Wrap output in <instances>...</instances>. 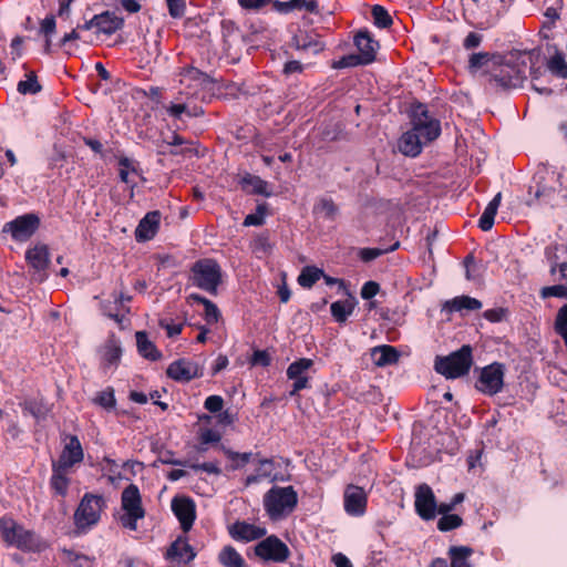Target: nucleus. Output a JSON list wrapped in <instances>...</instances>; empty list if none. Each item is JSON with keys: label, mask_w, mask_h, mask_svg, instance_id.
<instances>
[{"label": "nucleus", "mask_w": 567, "mask_h": 567, "mask_svg": "<svg viewBox=\"0 0 567 567\" xmlns=\"http://www.w3.org/2000/svg\"><path fill=\"white\" fill-rule=\"evenodd\" d=\"M204 406L210 413L220 412L224 408V399L220 395H210L206 398Z\"/></svg>", "instance_id": "52"}, {"label": "nucleus", "mask_w": 567, "mask_h": 567, "mask_svg": "<svg viewBox=\"0 0 567 567\" xmlns=\"http://www.w3.org/2000/svg\"><path fill=\"white\" fill-rule=\"evenodd\" d=\"M548 70L556 76L567 78V62L561 53L556 52L547 62Z\"/></svg>", "instance_id": "40"}, {"label": "nucleus", "mask_w": 567, "mask_h": 567, "mask_svg": "<svg viewBox=\"0 0 567 567\" xmlns=\"http://www.w3.org/2000/svg\"><path fill=\"white\" fill-rule=\"evenodd\" d=\"M482 308V302L470 296L455 297L449 300L444 305V309L450 311H462V310H478Z\"/></svg>", "instance_id": "32"}, {"label": "nucleus", "mask_w": 567, "mask_h": 567, "mask_svg": "<svg viewBox=\"0 0 567 567\" xmlns=\"http://www.w3.org/2000/svg\"><path fill=\"white\" fill-rule=\"evenodd\" d=\"M23 410L29 412L33 417L44 420L50 412V408L42 400H31L23 404Z\"/></svg>", "instance_id": "41"}, {"label": "nucleus", "mask_w": 567, "mask_h": 567, "mask_svg": "<svg viewBox=\"0 0 567 567\" xmlns=\"http://www.w3.org/2000/svg\"><path fill=\"white\" fill-rule=\"evenodd\" d=\"M166 374L172 380L182 383H187L203 375L199 365L187 359H178L172 362L166 370Z\"/></svg>", "instance_id": "15"}, {"label": "nucleus", "mask_w": 567, "mask_h": 567, "mask_svg": "<svg viewBox=\"0 0 567 567\" xmlns=\"http://www.w3.org/2000/svg\"><path fill=\"white\" fill-rule=\"evenodd\" d=\"M502 199V194L497 193L495 197L488 203V205L485 207L480 220H478V227L483 231L489 230L494 225V218L497 213V209L499 207Z\"/></svg>", "instance_id": "30"}, {"label": "nucleus", "mask_w": 567, "mask_h": 567, "mask_svg": "<svg viewBox=\"0 0 567 567\" xmlns=\"http://www.w3.org/2000/svg\"><path fill=\"white\" fill-rule=\"evenodd\" d=\"M313 212L322 215L326 219L333 220L339 208L331 198H321L313 207Z\"/></svg>", "instance_id": "38"}, {"label": "nucleus", "mask_w": 567, "mask_h": 567, "mask_svg": "<svg viewBox=\"0 0 567 567\" xmlns=\"http://www.w3.org/2000/svg\"><path fill=\"white\" fill-rule=\"evenodd\" d=\"M321 276H323V270L315 266H306L298 277V284L303 288H311Z\"/></svg>", "instance_id": "36"}, {"label": "nucleus", "mask_w": 567, "mask_h": 567, "mask_svg": "<svg viewBox=\"0 0 567 567\" xmlns=\"http://www.w3.org/2000/svg\"><path fill=\"white\" fill-rule=\"evenodd\" d=\"M270 361L269 354L264 350L255 351L251 358V363L255 365L268 367Z\"/></svg>", "instance_id": "60"}, {"label": "nucleus", "mask_w": 567, "mask_h": 567, "mask_svg": "<svg viewBox=\"0 0 567 567\" xmlns=\"http://www.w3.org/2000/svg\"><path fill=\"white\" fill-rule=\"evenodd\" d=\"M303 71V65L301 62L297 60H291L285 63L282 73L285 75H291L293 73H301Z\"/></svg>", "instance_id": "63"}, {"label": "nucleus", "mask_w": 567, "mask_h": 567, "mask_svg": "<svg viewBox=\"0 0 567 567\" xmlns=\"http://www.w3.org/2000/svg\"><path fill=\"white\" fill-rule=\"evenodd\" d=\"M289 45L298 51L312 55L319 54L326 48L317 33L300 28L292 35Z\"/></svg>", "instance_id": "13"}, {"label": "nucleus", "mask_w": 567, "mask_h": 567, "mask_svg": "<svg viewBox=\"0 0 567 567\" xmlns=\"http://www.w3.org/2000/svg\"><path fill=\"white\" fill-rule=\"evenodd\" d=\"M354 44L359 50V56L362 62L370 64L375 60L379 42L373 40L368 31H359L354 37Z\"/></svg>", "instance_id": "20"}, {"label": "nucleus", "mask_w": 567, "mask_h": 567, "mask_svg": "<svg viewBox=\"0 0 567 567\" xmlns=\"http://www.w3.org/2000/svg\"><path fill=\"white\" fill-rule=\"evenodd\" d=\"M559 271V280L567 281V262L558 264L556 261H551L550 265V274L555 275L556 271Z\"/></svg>", "instance_id": "64"}, {"label": "nucleus", "mask_w": 567, "mask_h": 567, "mask_svg": "<svg viewBox=\"0 0 567 567\" xmlns=\"http://www.w3.org/2000/svg\"><path fill=\"white\" fill-rule=\"evenodd\" d=\"M93 403L100 405L101 408L107 411L113 410L116 404L114 389L106 388L105 390L97 392L95 398L93 399Z\"/></svg>", "instance_id": "42"}, {"label": "nucleus", "mask_w": 567, "mask_h": 567, "mask_svg": "<svg viewBox=\"0 0 567 567\" xmlns=\"http://www.w3.org/2000/svg\"><path fill=\"white\" fill-rule=\"evenodd\" d=\"M423 144V140L411 128L402 134L398 147L402 154L415 157L421 153Z\"/></svg>", "instance_id": "22"}, {"label": "nucleus", "mask_w": 567, "mask_h": 567, "mask_svg": "<svg viewBox=\"0 0 567 567\" xmlns=\"http://www.w3.org/2000/svg\"><path fill=\"white\" fill-rule=\"evenodd\" d=\"M472 365L473 349L470 344H463L449 355H437L434 361V370L446 379H458L468 374Z\"/></svg>", "instance_id": "1"}, {"label": "nucleus", "mask_w": 567, "mask_h": 567, "mask_svg": "<svg viewBox=\"0 0 567 567\" xmlns=\"http://www.w3.org/2000/svg\"><path fill=\"white\" fill-rule=\"evenodd\" d=\"M69 443H66L62 450V453L56 462H53V465H56L60 468H70L74 464L83 461V449L81 442L76 435H70Z\"/></svg>", "instance_id": "17"}, {"label": "nucleus", "mask_w": 567, "mask_h": 567, "mask_svg": "<svg viewBox=\"0 0 567 567\" xmlns=\"http://www.w3.org/2000/svg\"><path fill=\"white\" fill-rule=\"evenodd\" d=\"M313 365V361L308 358H301L292 362L287 369L288 379L307 377V371Z\"/></svg>", "instance_id": "39"}, {"label": "nucleus", "mask_w": 567, "mask_h": 567, "mask_svg": "<svg viewBox=\"0 0 567 567\" xmlns=\"http://www.w3.org/2000/svg\"><path fill=\"white\" fill-rule=\"evenodd\" d=\"M555 331L567 344V303L563 306L557 312L555 320Z\"/></svg>", "instance_id": "47"}, {"label": "nucleus", "mask_w": 567, "mask_h": 567, "mask_svg": "<svg viewBox=\"0 0 567 567\" xmlns=\"http://www.w3.org/2000/svg\"><path fill=\"white\" fill-rule=\"evenodd\" d=\"M373 362L378 367L395 364L399 361L400 352L392 346H378L372 349Z\"/></svg>", "instance_id": "24"}, {"label": "nucleus", "mask_w": 567, "mask_h": 567, "mask_svg": "<svg viewBox=\"0 0 567 567\" xmlns=\"http://www.w3.org/2000/svg\"><path fill=\"white\" fill-rule=\"evenodd\" d=\"M157 462H159L162 464H167V465H181V466L187 465L186 462L175 458L174 453L172 451L161 452L157 457Z\"/></svg>", "instance_id": "56"}, {"label": "nucleus", "mask_w": 567, "mask_h": 567, "mask_svg": "<svg viewBox=\"0 0 567 567\" xmlns=\"http://www.w3.org/2000/svg\"><path fill=\"white\" fill-rule=\"evenodd\" d=\"M287 9H305L310 13L319 12V6L316 0H289Z\"/></svg>", "instance_id": "49"}, {"label": "nucleus", "mask_w": 567, "mask_h": 567, "mask_svg": "<svg viewBox=\"0 0 567 567\" xmlns=\"http://www.w3.org/2000/svg\"><path fill=\"white\" fill-rule=\"evenodd\" d=\"M504 364L494 362L481 370L480 378L475 388L487 394L494 395L498 393L504 385Z\"/></svg>", "instance_id": "10"}, {"label": "nucleus", "mask_w": 567, "mask_h": 567, "mask_svg": "<svg viewBox=\"0 0 567 567\" xmlns=\"http://www.w3.org/2000/svg\"><path fill=\"white\" fill-rule=\"evenodd\" d=\"M218 560L224 567H245V560L241 555L230 545L225 546L219 555Z\"/></svg>", "instance_id": "34"}, {"label": "nucleus", "mask_w": 567, "mask_h": 567, "mask_svg": "<svg viewBox=\"0 0 567 567\" xmlns=\"http://www.w3.org/2000/svg\"><path fill=\"white\" fill-rule=\"evenodd\" d=\"M172 511L181 523L183 532H188L196 518V506L192 498L186 496H175L172 499Z\"/></svg>", "instance_id": "16"}, {"label": "nucleus", "mask_w": 567, "mask_h": 567, "mask_svg": "<svg viewBox=\"0 0 567 567\" xmlns=\"http://www.w3.org/2000/svg\"><path fill=\"white\" fill-rule=\"evenodd\" d=\"M4 542L25 551H40L42 548L41 538L33 530L25 529L14 520L6 532Z\"/></svg>", "instance_id": "8"}, {"label": "nucleus", "mask_w": 567, "mask_h": 567, "mask_svg": "<svg viewBox=\"0 0 567 567\" xmlns=\"http://www.w3.org/2000/svg\"><path fill=\"white\" fill-rule=\"evenodd\" d=\"M473 548L468 546H451L447 555L451 559V567H471L470 557Z\"/></svg>", "instance_id": "31"}, {"label": "nucleus", "mask_w": 567, "mask_h": 567, "mask_svg": "<svg viewBox=\"0 0 567 567\" xmlns=\"http://www.w3.org/2000/svg\"><path fill=\"white\" fill-rule=\"evenodd\" d=\"M229 535L235 540L251 542L262 538L267 530L264 527L249 524L245 520H237L228 528Z\"/></svg>", "instance_id": "18"}, {"label": "nucleus", "mask_w": 567, "mask_h": 567, "mask_svg": "<svg viewBox=\"0 0 567 567\" xmlns=\"http://www.w3.org/2000/svg\"><path fill=\"white\" fill-rule=\"evenodd\" d=\"M121 507L124 514L121 515L120 523L130 530H136L137 520L145 517V509L142 505L140 489L135 484H130L123 489Z\"/></svg>", "instance_id": "4"}, {"label": "nucleus", "mask_w": 567, "mask_h": 567, "mask_svg": "<svg viewBox=\"0 0 567 567\" xmlns=\"http://www.w3.org/2000/svg\"><path fill=\"white\" fill-rule=\"evenodd\" d=\"M165 556L171 560L184 559L185 563H189L196 557V553L183 537H177L167 548Z\"/></svg>", "instance_id": "23"}, {"label": "nucleus", "mask_w": 567, "mask_h": 567, "mask_svg": "<svg viewBox=\"0 0 567 567\" xmlns=\"http://www.w3.org/2000/svg\"><path fill=\"white\" fill-rule=\"evenodd\" d=\"M506 311L502 308L489 309L484 312V318L491 322H501L505 318Z\"/></svg>", "instance_id": "62"}, {"label": "nucleus", "mask_w": 567, "mask_h": 567, "mask_svg": "<svg viewBox=\"0 0 567 567\" xmlns=\"http://www.w3.org/2000/svg\"><path fill=\"white\" fill-rule=\"evenodd\" d=\"M224 454L231 461L230 470L236 471L243 468L246 464H248L251 460V453H239L235 452L230 449L225 447L224 445L220 447Z\"/></svg>", "instance_id": "37"}, {"label": "nucleus", "mask_w": 567, "mask_h": 567, "mask_svg": "<svg viewBox=\"0 0 567 567\" xmlns=\"http://www.w3.org/2000/svg\"><path fill=\"white\" fill-rule=\"evenodd\" d=\"M204 308H205L204 318H205L206 322L208 324L218 322V320L220 318V311L217 308V306L214 302H212L210 300H208L204 305Z\"/></svg>", "instance_id": "51"}, {"label": "nucleus", "mask_w": 567, "mask_h": 567, "mask_svg": "<svg viewBox=\"0 0 567 567\" xmlns=\"http://www.w3.org/2000/svg\"><path fill=\"white\" fill-rule=\"evenodd\" d=\"M40 218L35 214H24L4 224L2 231L9 233L16 241H27L38 230Z\"/></svg>", "instance_id": "11"}, {"label": "nucleus", "mask_w": 567, "mask_h": 567, "mask_svg": "<svg viewBox=\"0 0 567 567\" xmlns=\"http://www.w3.org/2000/svg\"><path fill=\"white\" fill-rule=\"evenodd\" d=\"M543 297H566L567 288L561 285L545 287L542 291Z\"/></svg>", "instance_id": "57"}, {"label": "nucleus", "mask_w": 567, "mask_h": 567, "mask_svg": "<svg viewBox=\"0 0 567 567\" xmlns=\"http://www.w3.org/2000/svg\"><path fill=\"white\" fill-rule=\"evenodd\" d=\"M42 86L39 84L34 72L27 75V80L18 83V92L20 94H37L41 91Z\"/></svg>", "instance_id": "43"}, {"label": "nucleus", "mask_w": 567, "mask_h": 567, "mask_svg": "<svg viewBox=\"0 0 567 567\" xmlns=\"http://www.w3.org/2000/svg\"><path fill=\"white\" fill-rule=\"evenodd\" d=\"M25 260L35 270L34 279L42 282L47 279L45 270L50 265L49 248L44 244H38L25 251Z\"/></svg>", "instance_id": "14"}, {"label": "nucleus", "mask_w": 567, "mask_h": 567, "mask_svg": "<svg viewBox=\"0 0 567 567\" xmlns=\"http://www.w3.org/2000/svg\"><path fill=\"white\" fill-rule=\"evenodd\" d=\"M298 495L292 486H274L264 496V507L274 520L290 514L297 506Z\"/></svg>", "instance_id": "3"}, {"label": "nucleus", "mask_w": 567, "mask_h": 567, "mask_svg": "<svg viewBox=\"0 0 567 567\" xmlns=\"http://www.w3.org/2000/svg\"><path fill=\"white\" fill-rule=\"evenodd\" d=\"M463 525V519L456 514L442 516L437 522V528L441 532H450Z\"/></svg>", "instance_id": "46"}, {"label": "nucleus", "mask_w": 567, "mask_h": 567, "mask_svg": "<svg viewBox=\"0 0 567 567\" xmlns=\"http://www.w3.org/2000/svg\"><path fill=\"white\" fill-rule=\"evenodd\" d=\"M255 555L264 561L284 563L290 556L289 547L276 535H270L255 546Z\"/></svg>", "instance_id": "9"}, {"label": "nucleus", "mask_w": 567, "mask_h": 567, "mask_svg": "<svg viewBox=\"0 0 567 567\" xmlns=\"http://www.w3.org/2000/svg\"><path fill=\"white\" fill-rule=\"evenodd\" d=\"M55 30L56 22L53 16H49L41 21L40 33H42L45 38H51V35L55 33Z\"/></svg>", "instance_id": "53"}, {"label": "nucleus", "mask_w": 567, "mask_h": 567, "mask_svg": "<svg viewBox=\"0 0 567 567\" xmlns=\"http://www.w3.org/2000/svg\"><path fill=\"white\" fill-rule=\"evenodd\" d=\"M414 507L416 514L424 520L436 517V498L433 489L425 483L420 484L414 494Z\"/></svg>", "instance_id": "12"}, {"label": "nucleus", "mask_w": 567, "mask_h": 567, "mask_svg": "<svg viewBox=\"0 0 567 567\" xmlns=\"http://www.w3.org/2000/svg\"><path fill=\"white\" fill-rule=\"evenodd\" d=\"M161 220L158 210L147 213L140 221L135 230L137 241L151 240L157 233Z\"/></svg>", "instance_id": "21"}, {"label": "nucleus", "mask_w": 567, "mask_h": 567, "mask_svg": "<svg viewBox=\"0 0 567 567\" xmlns=\"http://www.w3.org/2000/svg\"><path fill=\"white\" fill-rule=\"evenodd\" d=\"M239 184L243 189H248V187H251L250 192L252 194L262 195L265 197H270L272 194L269 190V184L257 175L246 173L240 178Z\"/></svg>", "instance_id": "27"}, {"label": "nucleus", "mask_w": 567, "mask_h": 567, "mask_svg": "<svg viewBox=\"0 0 567 567\" xmlns=\"http://www.w3.org/2000/svg\"><path fill=\"white\" fill-rule=\"evenodd\" d=\"M355 303L353 297L344 301L332 302L330 311L334 320L339 323L346 322L348 317L353 312Z\"/></svg>", "instance_id": "33"}, {"label": "nucleus", "mask_w": 567, "mask_h": 567, "mask_svg": "<svg viewBox=\"0 0 567 567\" xmlns=\"http://www.w3.org/2000/svg\"><path fill=\"white\" fill-rule=\"evenodd\" d=\"M493 69L487 70L489 74V83L504 90L516 87L522 84L525 79L524 72L516 65L508 62H502V59H497L493 63Z\"/></svg>", "instance_id": "7"}, {"label": "nucleus", "mask_w": 567, "mask_h": 567, "mask_svg": "<svg viewBox=\"0 0 567 567\" xmlns=\"http://www.w3.org/2000/svg\"><path fill=\"white\" fill-rule=\"evenodd\" d=\"M292 389L289 392L290 396H295L299 391L307 389L309 386V378L308 377H299L292 378Z\"/></svg>", "instance_id": "61"}, {"label": "nucleus", "mask_w": 567, "mask_h": 567, "mask_svg": "<svg viewBox=\"0 0 567 567\" xmlns=\"http://www.w3.org/2000/svg\"><path fill=\"white\" fill-rule=\"evenodd\" d=\"M380 291V285L377 281H367L361 288L362 299L370 300Z\"/></svg>", "instance_id": "54"}, {"label": "nucleus", "mask_w": 567, "mask_h": 567, "mask_svg": "<svg viewBox=\"0 0 567 567\" xmlns=\"http://www.w3.org/2000/svg\"><path fill=\"white\" fill-rule=\"evenodd\" d=\"M268 212V205L266 203L259 204L254 214H249L245 217L244 226H261L265 223V216Z\"/></svg>", "instance_id": "45"}, {"label": "nucleus", "mask_w": 567, "mask_h": 567, "mask_svg": "<svg viewBox=\"0 0 567 567\" xmlns=\"http://www.w3.org/2000/svg\"><path fill=\"white\" fill-rule=\"evenodd\" d=\"M358 65H364L362 60L358 54H348L342 56L340 60L333 62L332 68L333 69H344V68H352Z\"/></svg>", "instance_id": "50"}, {"label": "nucleus", "mask_w": 567, "mask_h": 567, "mask_svg": "<svg viewBox=\"0 0 567 567\" xmlns=\"http://www.w3.org/2000/svg\"><path fill=\"white\" fill-rule=\"evenodd\" d=\"M384 252H386V250L379 248H362L359 251V256L362 261L370 262L380 257L381 255H383Z\"/></svg>", "instance_id": "55"}, {"label": "nucleus", "mask_w": 567, "mask_h": 567, "mask_svg": "<svg viewBox=\"0 0 567 567\" xmlns=\"http://www.w3.org/2000/svg\"><path fill=\"white\" fill-rule=\"evenodd\" d=\"M410 120L412 130L423 140L430 143L441 134V123L430 115L425 104L416 102L411 105Z\"/></svg>", "instance_id": "5"}, {"label": "nucleus", "mask_w": 567, "mask_h": 567, "mask_svg": "<svg viewBox=\"0 0 567 567\" xmlns=\"http://www.w3.org/2000/svg\"><path fill=\"white\" fill-rule=\"evenodd\" d=\"M65 468H60L52 464V477L50 481L51 487L56 494L65 496L69 487V478L65 476Z\"/></svg>", "instance_id": "35"}, {"label": "nucleus", "mask_w": 567, "mask_h": 567, "mask_svg": "<svg viewBox=\"0 0 567 567\" xmlns=\"http://www.w3.org/2000/svg\"><path fill=\"white\" fill-rule=\"evenodd\" d=\"M189 281L193 286L216 296L223 281L220 266L214 259L197 260L190 268Z\"/></svg>", "instance_id": "2"}, {"label": "nucleus", "mask_w": 567, "mask_h": 567, "mask_svg": "<svg viewBox=\"0 0 567 567\" xmlns=\"http://www.w3.org/2000/svg\"><path fill=\"white\" fill-rule=\"evenodd\" d=\"M104 506L105 501L103 496L86 493L74 513L76 528L79 530H85L95 525L100 520V515Z\"/></svg>", "instance_id": "6"}, {"label": "nucleus", "mask_w": 567, "mask_h": 567, "mask_svg": "<svg viewBox=\"0 0 567 567\" xmlns=\"http://www.w3.org/2000/svg\"><path fill=\"white\" fill-rule=\"evenodd\" d=\"M135 338L138 353L143 358L151 361H157L162 359V352L148 339L147 333L145 331H137L135 333Z\"/></svg>", "instance_id": "26"}, {"label": "nucleus", "mask_w": 567, "mask_h": 567, "mask_svg": "<svg viewBox=\"0 0 567 567\" xmlns=\"http://www.w3.org/2000/svg\"><path fill=\"white\" fill-rule=\"evenodd\" d=\"M483 40V35L477 32H470L467 37L464 39L463 47L466 50H472L480 47Z\"/></svg>", "instance_id": "58"}, {"label": "nucleus", "mask_w": 567, "mask_h": 567, "mask_svg": "<svg viewBox=\"0 0 567 567\" xmlns=\"http://www.w3.org/2000/svg\"><path fill=\"white\" fill-rule=\"evenodd\" d=\"M367 495L363 488L350 485L344 492V509L348 514L360 516L364 513Z\"/></svg>", "instance_id": "19"}, {"label": "nucleus", "mask_w": 567, "mask_h": 567, "mask_svg": "<svg viewBox=\"0 0 567 567\" xmlns=\"http://www.w3.org/2000/svg\"><path fill=\"white\" fill-rule=\"evenodd\" d=\"M102 359L110 365L118 363L122 355V348L120 341L114 334L110 336L101 349Z\"/></svg>", "instance_id": "28"}, {"label": "nucleus", "mask_w": 567, "mask_h": 567, "mask_svg": "<svg viewBox=\"0 0 567 567\" xmlns=\"http://www.w3.org/2000/svg\"><path fill=\"white\" fill-rule=\"evenodd\" d=\"M220 434L212 429L202 431L199 436L202 444L217 443L220 441Z\"/></svg>", "instance_id": "59"}, {"label": "nucleus", "mask_w": 567, "mask_h": 567, "mask_svg": "<svg viewBox=\"0 0 567 567\" xmlns=\"http://www.w3.org/2000/svg\"><path fill=\"white\" fill-rule=\"evenodd\" d=\"M499 59V55L491 54L488 52L473 53L468 59V71L476 73L477 71L485 69L492 70L493 63Z\"/></svg>", "instance_id": "29"}, {"label": "nucleus", "mask_w": 567, "mask_h": 567, "mask_svg": "<svg viewBox=\"0 0 567 567\" xmlns=\"http://www.w3.org/2000/svg\"><path fill=\"white\" fill-rule=\"evenodd\" d=\"M372 17L374 20V24L379 28L385 29L392 25L393 20L389 12L379 4H374L372 7Z\"/></svg>", "instance_id": "44"}, {"label": "nucleus", "mask_w": 567, "mask_h": 567, "mask_svg": "<svg viewBox=\"0 0 567 567\" xmlns=\"http://www.w3.org/2000/svg\"><path fill=\"white\" fill-rule=\"evenodd\" d=\"M169 16L181 19L186 13V0H165Z\"/></svg>", "instance_id": "48"}, {"label": "nucleus", "mask_w": 567, "mask_h": 567, "mask_svg": "<svg viewBox=\"0 0 567 567\" xmlns=\"http://www.w3.org/2000/svg\"><path fill=\"white\" fill-rule=\"evenodd\" d=\"M97 31L104 34H113L117 30L123 28V18L116 16L114 12L105 11L101 14H96Z\"/></svg>", "instance_id": "25"}]
</instances>
